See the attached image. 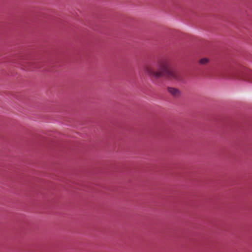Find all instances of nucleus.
Masks as SVG:
<instances>
[{"mask_svg":"<svg viewBox=\"0 0 252 252\" xmlns=\"http://www.w3.org/2000/svg\"><path fill=\"white\" fill-rule=\"evenodd\" d=\"M158 69H156L153 66L147 65L144 67V71L149 76L155 78L165 77L177 80H179L181 78L179 71L169 68V63L166 60L160 61L158 63Z\"/></svg>","mask_w":252,"mask_h":252,"instance_id":"obj_1","label":"nucleus"},{"mask_svg":"<svg viewBox=\"0 0 252 252\" xmlns=\"http://www.w3.org/2000/svg\"><path fill=\"white\" fill-rule=\"evenodd\" d=\"M168 92L174 97H178L181 94V92L177 88L173 87H168Z\"/></svg>","mask_w":252,"mask_h":252,"instance_id":"obj_2","label":"nucleus"},{"mask_svg":"<svg viewBox=\"0 0 252 252\" xmlns=\"http://www.w3.org/2000/svg\"><path fill=\"white\" fill-rule=\"evenodd\" d=\"M208 62V60L206 58L202 59L199 61L200 63L202 64H205L207 63Z\"/></svg>","mask_w":252,"mask_h":252,"instance_id":"obj_3","label":"nucleus"}]
</instances>
